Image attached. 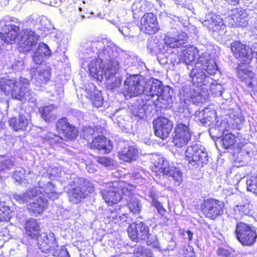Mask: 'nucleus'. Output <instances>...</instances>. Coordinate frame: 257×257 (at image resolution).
Returning <instances> with one entry per match:
<instances>
[{"instance_id":"nucleus-1","label":"nucleus","mask_w":257,"mask_h":257,"mask_svg":"<svg viewBox=\"0 0 257 257\" xmlns=\"http://www.w3.org/2000/svg\"><path fill=\"white\" fill-rule=\"evenodd\" d=\"M90 49L98 55V59L92 60L88 65L89 70L94 77L104 76L111 78L119 68L117 59L118 48L113 43L101 40L91 43Z\"/></svg>"},{"instance_id":"nucleus-2","label":"nucleus","mask_w":257,"mask_h":257,"mask_svg":"<svg viewBox=\"0 0 257 257\" xmlns=\"http://www.w3.org/2000/svg\"><path fill=\"white\" fill-rule=\"evenodd\" d=\"M217 71V67L214 60L210 59L209 55L202 54L190 73L191 82L194 85L197 84V86H207L213 82L210 75H214Z\"/></svg>"},{"instance_id":"nucleus-3","label":"nucleus","mask_w":257,"mask_h":257,"mask_svg":"<svg viewBox=\"0 0 257 257\" xmlns=\"http://www.w3.org/2000/svg\"><path fill=\"white\" fill-rule=\"evenodd\" d=\"M41 188L35 187L21 194H15L14 198L20 203H25L34 199L35 200L28 204V210L34 216L41 214L46 208L48 205L47 200L41 195Z\"/></svg>"},{"instance_id":"nucleus-4","label":"nucleus","mask_w":257,"mask_h":257,"mask_svg":"<svg viewBox=\"0 0 257 257\" xmlns=\"http://www.w3.org/2000/svg\"><path fill=\"white\" fill-rule=\"evenodd\" d=\"M176 31L175 29H172L171 31L168 33L167 35L165 36L164 39V44L161 46L158 44L156 40L150 39L148 40L147 49L152 55L157 54L158 50L159 51L158 56L161 53V48L162 50L165 47L167 48H185L184 46L187 43V37L186 34L181 31L178 32L176 36H174V33Z\"/></svg>"},{"instance_id":"nucleus-5","label":"nucleus","mask_w":257,"mask_h":257,"mask_svg":"<svg viewBox=\"0 0 257 257\" xmlns=\"http://www.w3.org/2000/svg\"><path fill=\"white\" fill-rule=\"evenodd\" d=\"M182 113L184 115L182 116L180 114L175 127V135L173 138V143L178 148H181L186 145L190 141L192 135V132L190 128L191 117L190 116L189 110L187 108H184Z\"/></svg>"},{"instance_id":"nucleus-6","label":"nucleus","mask_w":257,"mask_h":257,"mask_svg":"<svg viewBox=\"0 0 257 257\" xmlns=\"http://www.w3.org/2000/svg\"><path fill=\"white\" fill-rule=\"evenodd\" d=\"M151 159L154 165L156 177L159 175V173H162L163 176L172 177L175 183L180 185L182 180V174L179 168L170 166L167 161L156 155H153Z\"/></svg>"},{"instance_id":"nucleus-7","label":"nucleus","mask_w":257,"mask_h":257,"mask_svg":"<svg viewBox=\"0 0 257 257\" xmlns=\"http://www.w3.org/2000/svg\"><path fill=\"white\" fill-rule=\"evenodd\" d=\"M73 183V187L68 192L69 200L73 203H79L88 194L92 193L94 191L92 184L84 178H76Z\"/></svg>"},{"instance_id":"nucleus-8","label":"nucleus","mask_w":257,"mask_h":257,"mask_svg":"<svg viewBox=\"0 0 257 257\" xmlns=\"http://www.w3.org/2000/svg\"><path fill=\"white\" fill-rule=\"evenodd\" d=\"M234 235L243 246H251L257 238L256 228L252 224L239 221L236 223Z\"/></svg>"},{"instance_id":"nucleus-9","label":"nucleus","mask_w":257,"mask_h":257,"mask_svg":"<svg viewBox=\"0 0 257 257\" xmlns=\"http://www.w3.org/2000/svg\"><path fill=\"white\" fill-rule=\"evenodd\" d=\"M185 156L189 165L195 168L202 167L208 162V157L205 149L198 144L188 147Z\"/></svg>"},{"instance_id":"nucleus-10","label":"nucleus","mask_w":257,"mask_h":257,"mask_svg":"<svg viewBox=\"0 0 257 257\" xmlns=\"http://www.w3.org/2000/svg\"><path fill=\"white\" fill-rule=\"evenodd\" d=\"M39 35L29 29L22 31L19 34V50L24 53L29 52L37 44Z\"/></svg>"},{"instance_id":"nucleus-11","label":"nucleus","mask_w":257,"mask_h":257,"mask_svg":"<svg viewBox=\"0 0 257 257\" xmlns=\"http://www.w3.org/2000/svg\"><path fill=\"white\" fill-rule=\"evenodd\" d=\"M145 81L140 75H131L124 82L123 93L133 97L143 93Z\"/></svg>"},{"instance_id":"nucleus-12","label":"nucleus","mask_w":257,"mask_h":257,"mask_svg":"<svg viewBox=\"0 0 257 257\" xmlns=\"http://www.w3.org/2000/svg\"><path fill=\"white\" fill-rule=\"evenodd\" d=\"M127 232L131 240L136 242L146 240L151 235L148 224L139 221L131 224L127 228Z\"/></svg>"},{"instance_id":"nucleus-13","label":"nucleus","mask_w":257,"mask_h":257,"mask_svg":"<svg viewBox=\"0 0 257 257\" xmlns=\"http://www.w3.org/2000/svg\"><path fill=\"white\" fill-rule=\"evenodd\" d=\"M39 249L43 253L49 255L58 248L55 234L52 232H43L37 238Z\"/></svg>"},{"instance_id":"nucleus-14","label":"nucleus","mask_w":257,"mask_h":257,"mask_svg":"<svg viewBox=\"0 0 257 257\" xmlns=\"http://www.w3.org/2000/svg\"><path fill=\"white\" fill-rule=\"evenodd\" d=\"M201 207L207 217L215 219L223 214L224 204L222 201L211 198L205 200Z\"/></svg>"},{"instance_id":"nucleus-15","label":"nucleus","mask_w":257,"mask_h":257,"mask_svg":"<svg viewBox=\"0 0 257 257\" xmlns=\"http://www.w3.org/2000/svg\"><path fill=\"white\" fill-rule=\"evenodd\" d=\"M153 127L155 135L163 139H166L173 128V122L165 117H159L153 121Z\"/></svg>"},{"instance_id":"nucleus-16","label":"nucleus","mask_w":257,"mask_h":257,"mask_svg":"<svg viewBox=\"0 0 257 257\" xmlns=\"http://www.w3.org/2000/svg\"><path fill=\"white\" fill-rule=\"evenodd\" d=\"M194 85H184L179 91L180 100L185 105L197 103L201 101V96L199 92L195 90Z\"/></svg>"},{"instance_id":"nucleus-17","label":"nucleus","mask_w":257,"mask_h":257,"mask_svg":"<svg viewBox=\"0 0 257 257\" xmlns=\"http://www.w3.org/2000/svg\"><path fill=\"white\" fill-rule=\"evenodd\" d=\"M10 22L2 26V30L5 32L2 34V38L3 43L11 44L15 42L20 31L19 25L21 23L16 18L11 20Z\"/></svg>"},{"instance_id":"nucleus-18","label":"nucleus","mask_w":257,"mask_h":257,"mask_svg":"<svg viewBox=\"0 0 257 257\" xmlns=\"http://www.w3.org/2000/svg\"><path fill=\"white\" fill-rule=\"evenodd\" d=\"M140 23L141 30L146 34H155L159 30L157 17L152 13L144 14Z\"/></svg>"},{"instance_id":"nucleus-19","label":"nucleus","mask_w":257,"mask_h":257,"mask_svg":"<svg viewBox=\"0 0 257 257\" xmlns=\"http://www.w3.org/2000/svg\"><path fill=\"white\" fill-rule=\"evenodd\" d=\"M163 86L162 82L156 79H153L152 81L147 83L145 82L144 91L143 94L148 97V98H146V99L151 101L153 103L154 100L159 98Z\"/></svg>"},{"instance_id":"nucleus-20","label":"nucleus","mask_w":257,"mask_h":257,"mask_svg":"<svg viewBox=\"0 0 257 257\" xmlns=\"http://www.w3.org/2000/svg\"><path fill=\"white\" fill-rule=\"evenodd\" d=\"M230 49L235 57L240 60L246 61L250 60L251 50L240 41H234L230 44Z\"/></svg>"},{"instance_id":"nucleus-21","label":"nucleus","mask_w":257,"mask_h":257,"mask_svg":"<svg viewBox=\"0 0 257 257\" xmlns=\"http://www.w3.org/2000/svg\"><path fill=\"white\" fill-rule=\"evenodd\" d=\"M30 84L29 80L24 78H21L20 81L17 82L15 88H18L17 91L19 95L22 96L21 99H17L21 101L28 100L32 102L36 101V99L34 97L35 93L29 89Z\"/></svg>"},{"instance_id":"nucleus-22","label":"nucleus","mask_w":257,"mask_h":257,"mask_svg":"<svg viewBox=\"0 0 257 257\" xmlns=\"http://www.w3.org/2000/svg\"><path fill=\"white\" fill-rule=\"evenodd\" d=\"M174 90L169 86H163L160 96L158 99L153 100V104L156 107L161 108H167L170 107L172 102V97Z\"/></svg>"},{"instance_id":"nucleus-23","label":"nucleus","mask_w":257,"mask_h":257,"mask_svg":"<svg viewBox=\"0 0 257 257\" xmlns=\"http://www.w3.org/2000/svg\"><path fill=\"white\" fill-rule=\"evenodd\" d=\"M56 129L58 132H61L68 140L75 139L78 135V131L76 128L71 125L66 118H62L58 121Z\"/></svg>"},{"instance_id":"nucleus-24","label":"nucleus","mask_w":257,"mask_h":257,"mask_svg":"<svg viewBox=\"0 0 257 257\" xmlns=\"http://www.w3.org/2000/svg\"><path fill=\"white\" fill-rule=\"evenodd\" d=\"M88 146L90 149L98 150L105 154L109 153L112 149L111 141L103 136L95 137Z\"/></svg>"},{"instance_id":"nucleus-25","label":"nucleus","mask_w":257,"mask_h":257,"mask_svg":"<svg viewBox=\"0 0 257 257\" xmlns=\"http://www.w3.org/2000/svg\"><path fill=\"white\" fill-rule=\"evenodd\" d=\"M168 49H166L164 47L163 49L162 50V48H161V53L157 56L158 61L160 64H165L168 63L169 59L170 60L174 65L183 63L182 54L176 55L175 54H172L173 53V52L171 51V49H170V52H168Z\"/></svg>"},{"instance_id":"nucleus-26","label":"nucleus","mask_w":257,"mask_h":257,"mask_svg":"<svg viewBox=\"0 0 257 257\" xmlns=\"http://www.w3.org/2000/svg\"><path fill=\"white\" fill-rule=\"evenodd\" d=\"M103 199L108 204H116L121 199V195L114 187V182L109 184L108 189L101 191Z\"/></svg>"},{"instance_id":"nucleus-27","label":"nucleus","mask_w":257,"mask_h":257,"mask_svg":"<svg viewBox=\"0 0 257 257\" xmlns=\"http://www.w3.org/2000/svg\"><path fill=\"white\" fill-rule=\"evenodd\" d=\"M203 25L212 31L223 29L225 27L220 17L213 13H209L205 16Z\"/></svg>"},{"instance_id":"nucleus-28","label":"nucleus","mask_w":257,"mask_h":257,"mask_svg":"<svg viewBox=\"0 0 257 257\" xmlns=\"http://www.w3.org/2000/svg\"><path fill=\"white\" fill-rule=\"evenodd\" d=\"M16 83L15 80L1 78H0V89L6 95L11 94L15 99H21L22 96L19 95L17 92L18 90V88H15Z\"/></svg>"},{"instance_id":"nucleus-29","label":"nucleus","mask_w":257,"mask_h":257,"mask_svg":"<svg viewBox=\"0 0 257 257\" xmlns=\"http://www.w3.org/2000/svg\"><path fill=\"white\" fill-rule=\"evenodd\" d=\"M16 83L15 80L1 78H0V89L6 95L11 94L15 99H21L22 96L19 95L17 92L18 90V88H15Z\"/></svg>"},{"instance_id":"nucleus-30","label":"nucleus","mask_w":257,"mask_h":257,"mask_svg":"<svg viewBox=\"0 0 257 257\" xmlns=\"http://www.w3.org/2000/svg\"><path fill=\"white\" fill-rule=\"evenodd\" d=\"M30 74L32 79L35 80L37 84L41 86L47 83L50 77L49 69H40L39 70L37 68H32L30 70Z\"/></svg>"},{"instance_id":"nucleus-31","label":"nucleus","mask_w":257,"mask_h":257,"mask_svg":"<svg viewBox=\"0 0 257 257\" xmlns=\"http://www.w3.org/2000/svg\"><path fill=\"white\" fill-rule=\"evenodd\" d=\"M236 73L238 78L241 81H244L247 87H252L254 86V73L248 70L246 65H239L236 69Z\"/></svg>"},{"instance_id":"nucleus-32","label":"nucleus","mask_w":257,"mask_h":257,"mask_svg":"<svg viewBox=\"0 0 257 257\" xmlns=\"http://www.w3.org/2000/svg\"><path fill=\"white\" fill-rule=\"evenodd\" d=\"M10 126L15 131H25L31 123V119L24 114L14 117L9 121Z\"/></svg>"},{"instance_id":"nucleus-33","label":"nucleus","mask_w":257,"mask_h":257,"mask_svg":"<svg viewBox=\"0 0 257 257\" xmlns=\"http://www.w3.org/2000/svg\"><path fill=\"white\" fill-rule=\"evenodd\" d=\"M51 54V50L49 47L44 43L39 44L38 48L34 53L33 60L37 64H40L44 60L45 58L49 57Z\"/></svg>"},{"instance_id":"nucleus-34","label":"nucleus","mask_w":257,"mask_h":257,"mask_svg":"<svg viewBox=\"0 0 257 257\" xmlns=\"http://www.w3.org/2000/svg\"><path fill=\"white\" fill-rule=\"evenodd\" d=\"M138 151L137 148L133 146L124 147L118 152V157L120 160L130 162L136 160Z\"/></svg>"},{"instance_id":"nucleus-35","label":"nucleus","mask_w":257,"mask_h":257,"mask_svg":"<svg viewBox=\"0 0 257 257\" xmlns=\"http://www.w3.org/2000/svg\"><path fill=\"white\" fill-rule=\"evenodd\" d=\"M198 52V50L195 48H189L185 50H183L182 54L183 63L186 65L195 64L198 58L200 56Z\"/></svg>"},{"instance_id":"nucleus-36","label":"nucleus","mask_w":257,"mask_h":257,"mask_svg":"<svg viewBox=\"0 0 257 257\" xmlns=\"http://www.w3.org/2000/svg\"><path fill=\"white\" fill-rule=\"evenodd\" d=\"M25 229L26 233L29 236L33 239H37L40 227L36 219L33 218L29 219L26 223Z\"/></svg>"},{"instance_id":"nucleus-37","label":"nucleus","mask_w":257,"mask_h":257,"mask_svg":"<svg viewBox=\"0 0 257 257\" xmlns=\"http://www.w3.org/2000/svg\"><path fill=\"white\" fill-rule=\"evenodd\" d=\"M56 109V107L54 105L51 104L41 107L39 110L42 118L46 121L51 122L55 120L57 117L55 113Z\"/></svg>"},{"instance_id":"nucleus-38","label":"nucleus","mask_w":257,"mask_h":257,"mask_svg":"<svg viewBox=\"0 0 257 257\" xmlns=\"http://www.w3.org/2000/svg\"><path fill=\"white\" fill-rule=\"evenodd\" d=\"M114 187L117 189L121 196H128L129 198L134 196L133 192L136 189L135 186L123 182H114Z\"/></svg>"},{"instance_id":"nucleus-39","label":"nucleus","mask_w":257,"mask_h":257,"mask_svg":"<svg viewBox=\"0 0 257 257\" xmlns=\"http://www.w3.org/2000/svg\"><path fill=\"white\" fill-rule=\"evenodd\" d=\"M41 188V196L43 198H49L52 200L58 198V194L56 193L55 187L51 182H48L47 184L44 185L43 187H38Z\"/></svg>"},{"instance_id":"nucleus-40","label":"nucleus","mask_w":257,"mask_h":257,"mask_svg":"<svg viewBox=\"0 0 257 257\" xmlns=\"http://www.w3.org/2000/svg\"><path fill=\"white\" fill-rule=\"evenodd\" d=\"M127 206L130 211L134 214L139 213L142 209V205L141 201L136 197L132 196L127 203Z\"/></svg>"},{"instance_id":"nucleus-41","label":"nucleus","mask_w":257,"mask_h":257,"mask_svg":"<svg viewBox=\"0 0 257 257\" xmlns=\"http://www.w3.org/2000/svg\"><path fill=\"white\" fill-rule=\"evenodd\" d=\"M215 113L214 110L205 108L202 111L199 112L198 117L200 118V120L202 123H206L214 117Z\"/></svg>"},{"instance_id":"nucleus-42","label":"nucleus","mask_w":257,"mask_h":257,"mask_svg":"<svg viewBox=\"0 0 257 257\" xmlns=\"http://www.w3.org/2000/svg\"><path fill=\"white\" fill-rule=\"evenodd\" d=\"M14 166V162L11 160H6L0 162V178L6 177L7 171Z\"/></svg>"},{"instance_id":"nucleus-43","label":"nucleus","mask_w":257,"mask_h":257,"mask_svg":"<svg viewBox=\"0 0 257 257\" xmlns=\"http://www.w3.org/2000/svg\"><path fill=\"white\" fill-rule=\"evenodd\" d=\"M247 191L257 196V176H250L246 181Z\"/></svg>"},{"instance_id":"nucleus-44","label":"nucleus","mask_w":257,"mask_h":257,"mask_svg":"<svg viewBox=\"0 0 257 257\" xmlns=\"http://www.w3.org/2000/svg\"><path fill=\"white\" fill-rule=\"evenodd\" d=\"M11 210L5 202H0V221H8L11 218Z\"/></svg>"},{"instance_id":"nucleus-45","label":"nucleus","mask_w":257,"mask_h":257,"mask_svg":"<svg viewBox=\"0 0 257 257\" xmlns=\"http://www.w3.org/2000/svg\"><path fill=\"white\" fill-rule=\"evenodd\" d=\"M244 16L245 13L241 9L235 8L231 10L230 17L235 23L236 25H240L241 20L244 17Z\"/></svg>"},{"instance_id":"nucleus-46","label":"nucleus","mask_w":257,"mask_h":257,"mask_svg":"<svg viewBox=\"0 0 257 257\" xmlns=\"http://www.w3.org/2000/svg\"><path fill=\"white\" fill-rule=\"evenodd\" d=\"M118 69L117 72L110 79H106L107 81V84L108 87L112 90L114 89L119 86L121 79L119 77V75L116 76V75L118 74Z\"/></svg>"},{"instance_id":"nucleus-47","label":"nucleus","mask_w":257,"mask_h":257,"mask_svg":"<svg viewBox=\"0 0 257 257\" xmlns=\"http://www.w3.org/2000/svg\"><path fill=\"white\" fill-rule=\"evenodd\" d=\"M222 145L225 149L229 148L233 146L235 142V137L231 134H226L223 136L222 139Z\"/></svg>"},{"instance_id":"nucleus-48","label":"nucleus","mask_w":257,"mask_h":257,"mask_svg":"<svg viewBox=\"0 0 257 257\" xmlns=\"http://www.w3.org/2000/svg\"><path fill=\"white\" fill-rule=\"evenodd\" d=\"M207 86H210V90L216 95H222L224 88L221 84H218L213 80V82L209 83Z\"/></svg>"},{"instance_id":"nucleus-49","label":"nucleus","mask_w":257,"mask_h":257,"mask_svg":"<svg viewBox=\"0 0 257 257\" xmlns=\"http://www.w3.org/2000/svg\"><path fill=\"white\" fill-rule=\"evenodd\" d=\"M236 209L241 214L245 215H250L252 213V206L248 203L241 205H236Z\"/></svg>"},{"instance_id":"nucleus-50","label":"nucleus","mask_w":257,"mask_h":257,"mask_svg":"<svg viewBox=\"0 0 257 257\" xmlns=\"http://www.w3.org/2000/svg\"><path fill=\"white\" fill-rule=\"evenodd\" d=\"M50 255L53 257H70L67 249L64 246H59L55 250L54 252L51 253Z\"/></svg>"},{"instance_id":"nucleus-51","label":"nucleus","mask_w":257,"mask_h":257,"mask_svg":"<svg viewBox=\"0 0 257 257\" xmlns=\"http://www.w3.org/2000/svg\"><path fill=\"white\" fill-rule=\"evenodd\" d=\"M144 104H135L133 108L132 109V113L140 118L142 117L145 113Z\"/></svg>"},{"instance_id":"nucleus-52","label":"nucleus","mask_w":257,"mask_h":257,"mask_svg":"<svg viewBox=\"0 0 257 257\" xmlns=\"http://www.w3.org/2000/svg\"><path fill=\"white\" fill-rule=\"evenodd\" d=\"M145 241L148 245H151L154 248H159L160 247L159 241L156 235H152L151 234V235H149V238Z\"/></svg>"},{"instance_id":"nucleus-53","label":"nucleus","mask_w":257,"mask_h":257,"mask_svg":"<svg viewBox=\"0 0 257 257\" xmlns=\"http://www.w3.org/2000/svg\"><path fill=\"white\" fill-rule=\"evenodd\" d=\"M152 205L157 209L159 214H160L161 215H164L166 212V210L163 207L162 204L160 202H159L157 199L155 198L153 199L152 201Z\"/></svg>"},{"instance_id":"nucleus-54","label":"nucleus","mask_w":257,"mask_h":257,"mask_svg":"<svg viewBox=\"0 0 257 257\" xmlns=\"http://www.w3.org/2000/svg\"><path fill=\"white\" fill-rule=\"evenodd\" d=\"M138 257H152V253L149 249L145 248L143 246L138 247Z\"/></svg>"},{"instance_id":"nucleus-55","label":"nucleus","mask_w":257,"mask_h":257,"mask_svg":"<svg viewBox=\"0 0 257 257\" xmlns=\"http://www.w3.org/2000/svg\"><path fill=\"white\" fill-rule=\"evenodd\" d=\"M91 99L92 101V103L94 106L99 107L102 105V98L101 95L97 94L92 95Z\"/></svg>"},{"instance_id":"nucleus-56","label":"nucleus","mask_w":257,"mask_h":257,"mask_svg":"<svg viewBox=\"0 0 257 257\" xmlns=\"http://www.w3.org/2000/svg\"><path fill=\"white\" fill-rule=\"evenodd\" d=\"M14 178L17 182H22L25 179V170L21 169L20 170L16 171L14 173Z\"/></svg>"},{"instance_id":"nucleus-57","label":"nucleus","mask_w":257,"mask_h":257,"mask_svg":"<svg viewBox=\"0 0 257 257\" xmlns=\"http://www.w3.org/2000/svg\"><path fill=\"white\" fill-rule=\"evenodd\" d=\"M96 160L98 163L102 164L105 167L110 166L112 164L111 161L106 157H97Z\"/></svg>"},{"instance_id":"nucleus-58","label":"nucleus","mask_w":257,"mask_h":257,"mask_svg":"<svg viewBox=\"0 0 257 257\" xmlns=\"http://www.w3.org/2000/svg\"><path fill=\"white\" fill-rule=\"evenodd\" d=\"M94 130L91 127H86L83 130L84 137L89 141V137H93L94 135Z\"/></svg>"},{"instance_id":"nucleus-59","label":"nucleus","mask_w":257,"mask_h":257,"mask_svg":"<svg viewBox=\"0 0 257 257\" xmlns=\"http://www.w3.org/2000/svg\"><path fill=\"white\" fill-rule=\"evenodd\" d=\"M45 139L50 141L54 140L56 143H59L60 140H62L61 137L57 136L51 133H49L45 137Z\"/></svg>"},{"instance_id":"nucleus-60","label":"nucleus","mask_w":257,"mask_h":257,"mask_svg":"<svg viewBox=\"0 0 257 257\" xmlns=\"http://www.w3.org/2000/svg\"><path fill=\"white\" fill-rule=\"evenodd\" d=\"M217 253L223 257H228L230 255V251L227 249L220 248L218 249Z\"/></svg>"},{"instance_id":"nucleus-61","label":"nucleus","mask_w":257,"mask_h":257,"mask_svg":"<svg viewBox=\"0 0 257 257\" xmlns=\"http://www.w3.org/2000/svg\"><path fill=\"white\" fill-rule=\"evenodd\" d=\"M119 31L124 36L129 35L130 29L126 26H118Z\"/></svg>"},{"instance_id":"nucleus-62","label":"nucleus","mask_w":257,"mask_h":257,"mask_svg":"<svg viewBox=\"0 0 257 257\" xmlns=\"http://www.w3.org/2000/svg\"><path fill=\"white\" fill-rule=\"evenodd\" d=\"M111 217L116 220H117V218H119V220L122 221H125L127 219V216L125 214L122 213L121 215H119V216H118V214H117L115 215V213L114 212H112Z\"/></svg>"},{"instance_id":"nucleus-63","label":"nucleus","mask_w":257,"mask_h":257,"mask_svg":"<svg viewBox=\"0 0 257 257\" xmlns=\"http://www.w3.org/2000/svg\"><path fill=\"white\" fill-rule=\"evenodd\" d=\"M182 234L184 236L187 235L188 236V239L189 241L192 240L193 235V233L191 231L188 230H184L182 231Z\"/></svg>"},{"instance_id":"nucleus-64","label":"nucleus","mask_w":257,"mask_h":257,"mask_svg":"<svg viewBox=\"0 0 257 257\" xmlns=\"http://www.w3.org/2000/svg\"><path fill=\"white\" fill-rule=\"evenodd\" d=\"M24 66V62L23 61H19L18 62V64L16 65H13V67L15 69H17V67H18V69H22Z\"/></svg>"}]
</instances>
